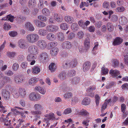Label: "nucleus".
<instances>
[{
	"label": "nucleus",
	"instance_id": "f257e3e1",
	"mask_svg": "<svg viewBox=\"0 0 128 128\" xmlns=\"http://www.w3.org/2000/svg\"><path fill=\"white\" fill-rule=\"evenodd\" d=\"M39 38V36L38 34L32 33L27 35L26 37V40L30 43H34L36 42Z\"/></svg>",
	"mask_w": 128,
	"mask_h": 128
},
{
	"label": "nucleus",
	"instance_id": "f03ea898",
	"mask_svg": "<svg viewBox=\"0 0 128 128\" xmlns=\"http://www.w3.org/2000/svg\"><path fill=\"white\" fill-rule=\"evenodd\" d=\"M41 98L40 95L35 92H32L29 95V99L31 101H36L39 100Z\"/></svg>",
	"mask_w": 128,
	"mask_h": 128
},
{
	"label": "nucleus",
	"instance_id": "7ed1b4c3",
	"mask_svg": "<svg viewBox=\"0 0 128 128\" xmlns=\"http://www.w3.org/2000/svg\"><path fill=\"white\" fill-rule=\"evenodd\" d=\"M28 51L32 54L36 56L38 54L39 50L36 46L32 45L29 47Z\"/></svg>",
	"mask_w": 128,
	"mask_h": 128
},
{
	"label": "nucleus",
	"instance_id": "20e7f679",
	"mask_svg": "<svg viewBox=\"0 0 128 128\" xmlns=\"http://www.w3.org/2000/svg\"><path fill=\"white\" fill-rule=\"evenodd\" d=\"M37 42L36 45L40 49L44 50L47 47V44L45 40H40Z\"/></svg>",
	"mask_w": 128,
	"mask_h": 128
},
{
	"label": "nucleus",
	"instance_id": "39448f33",
	"mask_svg": "<svg viewBox=\"0 0 128 128\" xmlns=\"http://www.w3.org/2000/svg\"><path fill=\"white\" fill-rule=\"evenodd\" d=\"M46 28L48 32H55L58 30V27L56 26L49 25L47 26Z\"/></svg>",
	"mask_w": 128,
	"mask_h": 128
},
{
	"label": "nucleus",
	"instance_id": "423d86ee",
	"mask_svg": "<svg viewBox=\"0 0 128 128\" xmlns=\"http://www.w3.org/2000/svg\"><path fill=\"white\" fill-rule=\"evenodd\" d=\"M38 59L41 62H44L48 60V56L46 52L41 53L39 56Z\"/></svg>",
	"mask_w": 128,
	"mask_h": 128
},
{
	"label": "nucleus",
	"instance_id": "0eeeda50",
	"mask_svg": "<svg viewBox=\"0 0 128 128\" xmlns=\"http://www.w3.org/2000/svg\"><path fill=\"white\" fill-rule=\"evenodd\" d=\"M17 44L18 47L22 50H25L27 48V46L24 39L20 40L18 42Z\"/></svg>",
	"mask_w": 128,
	"mask_h": 128
},
{
	"label": "nucleus",
	"instance_id": "6e6552de",
	"mask_svg": "<svg viewBox=\"0 0 128 128\" xmlns=\"http://www.w3.org/2000/svg\"><path fill=\"white\" fill-rule=\"evenodd\" d=\"M25 79V78L23 75L18 74L14 77V80L16 84H20Z\"/></svg>",
	"mask_w": 128,
	"mask_h": 128
},
{
	"label": "nucleus",
	"instance_id": "1a4fd4ad",
	"mask_svg": "<svg viewBox=\"0 0 128 128\" xmlns=\"http://www.w3.org/2000/svg\"><path fill=\"white\" fill-rule=\"evenodd\" d=\"M46 117H48V119L46 118H44L43 121L44 122L46 123H48L49 122V120H58V118H56L55 116L54 113L52 112H50L48 114H46Z\"/></svg>",
	"mask_w": 128,
	"mask_h": 128
},
{
	"label": "nucleus",
	"instance_id": "9d476101",
	"mask_svg": "<svg viewBox=\"0 0 128 128\" xmlns=\"http://www.w3.org/2000/svg\"><path fill=\"white\" fill-rule=\"evenodd\" d=\"M2 96L6 100H9L10 98V93L6 89H2L1 90Z\"/></svg>",
	"mask_w": 128,
	"mask_h": 128
},
{
	"label": "nucleus",
	"instance_id": "9b49d317",
	"mask_svg": "<svg viewBox=\"0 0 128 128\" xmlns=\"http://www.w3.org/2000/svg\"><path fill=\"white\" fill-rule=\"evenodd\" d=\"M24 27L25 29L30 32H33L35 29L32 24L30 22H27L25 24Z\"/></svg>",
	"mask_w": 128,
	"mask_h": 128
},
{
	"label": "nucleus",
	"instance_id": "f8f14e48",
	"mask_svg": "<svg viewBox=\"0 0 128 128\" xmlns=\"http://www.w3.org/2000/svg\"><path fill=\"white\" fill-rule=\"evenodd\" d=\"M34 23L38 27L43 28L46 26V24L38 20H33Z\"/></svg>",
	"mask_w": 128,
	"mask_h": 128
},
{
	"label": "nucleus",
	"instance_id": "ddd939ff",
	"mask_svg": "<svg viewBox=\"0 0 128 128\" xmlns=\"http://www.w3.org/2000/svg\"><path fill=\"white\" fill-rule=\"evenodd\" d=\"M76 112L75 113L76 115H81L85 116H88L89 115V113L86 110L82 109L80 110H76Z\"/></svg>",
	"mask_w": 128,
	"mask_h": 128
},
{
	"label": "nucleus",
	"instance_id": "4468645a",
	"mask_svg": "<svg viewBox=\"0 0 128 128\" xmlns=\"http://www.w3.org/2000/svg\"><path fill=\"white\" fill-rule=\"evenodd\" d=\"M109 73L113 78L117 77L120 74L118 70H113L112 69L110 70Z\"/></svg>",
	"mask_w": 128,
	"mask_h": 128
},
{
	"label": "nucleus",
	"instance_id": "2eb2a0df",
	"mask_svg": "<svg viewBox=\"0 0 128 128\" xmlns=\"http://www.w3.org/2000/svg\"><path fill=\"white\" fill-rule=\"evenodd\" d=\"M62 46L64 48L69 49L72 48V45L70 42L66 41L62 44Z\"/></svg>",
	"mask_w": 128,
	"mask_h": 128
},
{
	"label": "nucleus",
	"instance_id": "dca6fc26",
	"mask_svg": "<svg viewBox=\"0 0 128 128\" xmlns=\"http://www.w3.org/2000/svg\"><path fill=\"white\" fill-rule=\"evenodd\" d=\"M35 90L38 92L42 94H44L46 92V89L42 87H40L39 86H36L34 88Z\"/></svg>",
	"mask_w": 128,
	"mask_h": 128
},
{
	"label": "nucleus",
	"instance_id": "f3484780",
	"mask_svg": "<svg viewBox=\"0 0 128 128\" xmlns=\"http://www.w3.org/2000/svg\"><path fill=\"white\" fill-rule=\"evenodd\" d=\"M38 81V79L36 77H33L30 78L28 81V84L31 86H34Z\"/></svg>",
	"mask_w": 128,
	"mask_h": 128
},
{
	"label": "nucleus",
	"instance_id": "a211bd4d",
	"mask_svg": "<svg viewBox=\"0 0 128 128\" xmlns=\"http://www.w3.org/2000/svg\"><path fill=\"white\" fill-rule=\"evenodd\" d=\"M48 33L46 29V28L45 29L41 28L39 29L38 32V35L42 36H46Z\"/></svg>",
	"mask_w": 128,
	"mask_h": 128
},
{
	"label": "nucleus",
	"instance_id": "6ab92c4d",
	"mask_svg": "<svg viewBox=\"0 0 128 128\" xmlns=\"http://www.w3.org/2000/svg\"><path fill=\"white\" fill-rule=\"evenodd\" d=\"M46 39L51 41H52L54 40L56 37L54 34L52 33H50L46 35Z\"/></svg>",
	"mask_w": 128,
	"mask_h": 128
},
{
	"label": "nucleus",
	"instance_id": "aec40b11",
	"mask_svg": "<svg viewBox=\"0 0 128 128\" xmlns=\"http://www.w3.org/2000/svg\"><path fill=\"white\" fill-rule=\"evenodd\" d=\"M64 20L67 23L69 24H71L74 21L73 18L70 16H64Z\"/></svg>",
	"mask_w": 128,
	"mask_h": 128
},
{
	"label": "nucleus",
	"instance_id": "412c9836",
	"mask_svg": "<svg viewBox=\"0 0 128 128\" xmlns=\"http://www.w3.org/2000/svg\"><path fill=\"white\" fill-rule=\"evenodd\" d=\"M90 66V64L89 62H86L84 64L83 70L84 72H86L89 69Z\"/></svg>",
	"mask_w": 128,
	"mask_h": 128
},
{
	"label": "nucleus",
	"instance_id": "4be33fe9",
	"mask_svg": "<svg viewBox=\"0 0 128 128\" xmlns=\"http://www.w3.org/2000/svg\"><path fill=\"white\" fill-rule=\"evenodd\" d=\"M8 114V116L6 117V118L4 120V124L5 125L8 126V128H14L10 126V120H8L9 119V114Z\"/></svg>",
	"mask_w": 128,
	"mask_h": 128
},
{
	"label": "nucleus",
	"instance_id": "5701e85b",
	"mask_svg": "<svg viewBox=\"0 0 128 128\" xmlns=\"http://www.w3.org/2000/svg\"><path fill=\"white\" fill-rule=\"evenodd\" d=\"M32 73L34 74H37L40 72V68L38 66H34L32 69Z\"/></svg>",
	"mask_w": 128,
	"mask_h": 128
},
{
	"label": "nucleus",
	"instance_id": "b1692460",
	"mask_svg": "<svg viewBox=\"0 0 128 128\" xmlns=\"http://www.w3.org/2000/svg\"><path fill=\"white\" fill-rule=\"evenodd\" d=\"M90 100L89 98L86 97L84 98L82 100L81 104L83 105L87 106L90 104Z\"/></svg>",
	"mask_w": 128,
	"mask_h": 128
},
{
	"label": "nucleus",
	"instance_id": "393cba45",
	"mask_svg": "<svg viewBox=\"0 0 128 128\" xmlns=\"http://www.w3.org/2000/svg\"><path fill=\"white\" fill-rule=\"evenodd\" d=\"M122 42V40L119 37H117L114 39L113 42L114 46L118 45L121 44Z\"/></svg>",
	"mask_w": 128,
	"mask_h": 128
},
{
	"label": "nucleus",
	"instance_id": "a878e982",
	"mask_svg": "<svg viewBox=\"0 0 128 128\" xmlns=\"http://www.w3.org/2000/svg\"><path fill=\"white\" fill-rule=\"evenodd\" d=\"M19 90L20 96H21L22 98H24L26 94V90L24 88H20L19 89Z\"/></svg>",
	"mask_w": 128,
	"mask_h": 128
},
{
	"label": "nucleus",
	"instance_id": "bb28decb",
	"mask_svg": "<svg viewBox=\"0 0 128 128\" xmlns=\"http://www.w3.org/2000/svg\"><path fill=\"white\" fill-rule=\"evenodd\" d=\"M42 12L43 15L46 16H50V10L46 8L42 9Z\"/></svg>",
	"mask_w": 128,
	"mask_h": 128
},
{
	"label": "nucleus",
	"instance_id": "cd10ccee",
	"mask_svg": "<svg viewBox=\"0 0 128 128\" xmlns=\"http://www.w3.org/2000/svg\"><path fill=\"white\" fill-rule=\"evenodd\" d=\"M119 22L120 24L122 25H124L126 24L127 22V18L124 16L121 17L119 19Z\"/></svg>",
	"mask_w": 128,
	"mask_h": 128
},
{
	"label": "nucleus",
	"instance_id": "c85d7f7f",
	"mask_svg": "<svg viewBox=\"0 0 128 128\" xmlns=\"http://www.w3.org/2000/svg\"><path fill=\"white\" fill-rule=\"evenodd\" d=\"M84 46L86 50L89 48L90 46V40L89 38H86L84 42Z\"/></svg>",
	"mask_w": 128,
	"mask_h": 128
},
{
	"label": "nucleus",
	"instance_id": "c756f323",
	"mask_svg": "<svg viewBox=\"0 0 128 128\" xmlns=\"http://www.w3.org/2000/svg\"><path fill=\"white\" fill-rule=\"evenodd\" d=\"M36 0H29L28 3V6L30 8H34L36 5Z\"/></svg>",
	"mask_w": 128,
	"mask_h": 128
},
{
	"label": "nucleus",
	"instance_id": "7c9ffc66",
	"mask_svg": "<svg viewBox=\"0 0 128 128\" xmlns=\"http://www.w3.org/2000/svg\"><path fill=\"white\" fill-rule=\"evenodd\" d=\"M58 51V49L57 48H53L50 51V53L52 56H55L57 54Z\"/></svg>",
	"mask_w": 128,
	"mask_h": 128
},
{
	"label": "nucleus",
	"instance_id": "2f4dec72",
	"mask_svg": "<svg viewBox=\"0 0 128 128\" xmlns=\"http://www.w3.org/2000/svg\"><path fill=\"white\" fill-rule=\"evenodd\" d=\"M48 68L49 70L51 72H54L57 68L56 64L53 63H52L50 64Z\"/></svg>",
	"mask_w": 128,
	"mask_h": 128
},
{
	"label": "nucleus",
	"instance_id": "473e14b6",
	"mask_svg": "<svg viewBox=\"0 0 128 128\" xmlns=\"http://www.w3.org/2000/svg\"><path fill=\"white\" fill-rule=\"evenodd\" d=\"M66 74L65 72L60 73L58 75V77L61 80H63L66 78Z\"/></svg>",
	"mask_w": 128,
	"mask_h": 128
},
{
	"label": "nucleus",
	"instance_id": "72a5a7b5",
	"mask_svg": "<svg viewBox=\"0 0 128 128\" xmlns=\"http://www.w3.org/2000/svg\"><path fill=\"white\" fill-rule=\"evenodd\" d=\"M72 96V94L70 92H66L64 94L63 98L65 100H68L70 99Z\"/></svg>",
	"mask_w": 128,
	"mask_h": 128
},
{
	"label": "nucleus",
	"instance_id": "f704fd0d",
	"mask_svg": "<svg viewBox=\"0 0 128 128\" xmlns=\"http://www.w3.org/2000/svg\"><path fill=\"white\" fill-rule=\"evenodd\" d=\"M34 108L36 110H42L44 109V108L40 104H36L34 105Z\"/></svg>",
	"mask_w": 128,
	"mask_h": 128
},
{
	"label": "nucleus",
	"instance_id": "c9c22d12",
	"mask_svg": "<svg viewBox=\"0 0 128 128\" xmlns=\"http://www.w3.org/2000/svg\"><path fill=\"white\" fill-rule=\"evenodd\" d=\"M60 28L64 30H66L68 28L69 26L68 24L65 23L61 24L60 26Z\"/></svg>",
	"mask_w": 128,
	"mask_h": 128
},
{
	"label": "nucleus",
	"instance_id": "e433bc0d",
	"mask_svg": "<svg viewBox=\"0 0 128 128\" xmlns=\"http://www.w3.org/2000/svg\"><path fill=\"white\" fill-rule=\"evenodd\" d=\"M54 19L58 22H61L62 21L63 19L61 16H58V14L56 13L55 14L54 16Z\"/></svg>",
	"mask_w": 128,
	"mask_h": 128
},
{
	"label": "nucleus",
	"instance_id": "4c0bfd02",
	"mask_svg": "<svg viewBox=\"0 0 128 128\" xmlns=\"http://www.w3.org/2000/svg\"><path fill=\"white\" fill-rule=\"evenodd\" d=\"M76 74V72L73 70H72L68 71L66 76L68 77H72L74 76Z\"/></svg>",
	"mask_w": 128,
	"mask_h": 128
},
{
	"label": "nucleus",
	"instance_id": "58836bf2",
	"mask_svg": "<svg viewBox=\"0 0 128 128\" xmlns=\"http://www.w3.org/2000/svg\"><path fill=\"white\" fill-rule=\"evenodd\" d=\"M22 109V108L20 107L16 106L12 108L11 109V110L12 112H13L15 114H20V112L17 110V109Z\"/></svg>",
	"mask_w": 128,
	"mask_h": 128
},
{
	"label": "nucleus",
	"instance_id": "ea45409f",
	"mask_svg": "<svg viewBox=\"0 0 128 128\" xmlns=\"http://www.w3.org/2000/svg\"><path fill=\"white\" fill-rule=\"evenodd\" d=\"M58 38L59 40L62 41L64 39V34L62 32H59L58 34Z\"/></svg>",
	"mask_w": 128,
	"mask_h": 128
},
{
	"label": "nucleus",
	"instance_id": "a19ab883",
	"mask_svg": "<svg viewBox=\"0 0 128 128\" xmlns=\"http://www.w3.org/2000/svg\"><path fill=\"white\" fill-rule=\"evenodd\" d=\"M80 81L79 77H75L73 78L72 81V83L73 84H77Z\"/></svg>",
	"mask_w": 128,
	"mask_h": 128
},
{
	"label": "nucleus",
	"instance_id": "79ce46f5",
	"mask_svg": "<svg viewBox=\"0 0 128 128\" xmlns=\"http://www.w3.org/2000/svg\"><path fill=\"white\" fill-rule=\"evenodd\" d=\"M31 54H28L27 57V59L28 61L30 62L32 60L35 59L36 58V57L35 56V55Z\"/></svg>",
	"mask_w": 128,
	"mask_h": 128
},
{
	"label": "nucleus",
	"instance_id": "37998d69",
	"mask_svg": "<svg viewBox=\"0 0 128 128\" xmlns=\"http://www.w3.org/2000/svg\"><path fill=\"white\" fill-rule=\"evenodd\" d=\"M101 71L102 74L106 75L108 73L109 71L108 68L103 67L102 68Z\"/></svg>",
	"mask_w": 128,
	"mask_h": 128
},
{
	"label": "nucleus",
	"instance_id": "c03bdc74",
	"mask_svg": "<svg viewBox=\"0 0 128 128\" xmlns=\"http://www.w3.org/2000/svg\"><path fill=\"white\" fill-rule=\"evenodd\" d=\"M63 66L65 68L70 67V61L66 60V61L63 64Z\"/></svg>",
	"mask_w": 128,
	"mask_h": 128
},
{
	"label": "nucleus",
	"instance_id": "a18cd8bd",
	"mask_svg": "<svg viewBox=\"0 0 128 128\" xmlns=\"http://www.w3.org/2000/svg\"><path fill=\"white\" fill-rule=\"evenodd\" d=\"M106 27L109 31L111 32L113 30V26L110 23H108L107 24Z\"/></svg>",
	"mask_w": 128,
	"mask_h": 128
},
{
	"label": "nucleus",
	"instance_id": "49530a36",
	"mask_svg": "<svg viewBox=\"0 0 128 128\" xmlns=\"http://www.w3.org/2000/svg\"><path fill=\"white\" fill-rule=\"evenodd\" d=\"M71 28L73 31H76L78 29V25L74 23L72 24Z\"/></svg>",
	"mask_w": 128,
	"mask_h": 128
},
{
	"label": "nucleus",
	"instance_id": "de8ad7c7",
	"mask_svg": "<svg viewBox=\"0 0 128 128\" xmlns=\"http://www.w3.org/2000/svg\"><path fill=\"white\" fill-rule=\"evenodd\" d=\"M8 34L10 36L14 37L18 35V33L15 31H11L9 32Z\"/></svg>",
	"mask_w": 128,
	"mask_h": 128
},
{
	"label": "nucleus",
	"instance_id": "09e8293b",
	"mask_svg": "<svg viewBox=\"0 0 128 128\" xmlns=\"http://www.w3.org/2000/svg\"><path fill=\"white\" fill-rule=\"evenodd\" d=\"M95 100L96 105L98 106V105L99 101L100 100V98L98 95L96 94L95 96Z\"/></svg>",
	"mask_w": 128,
	"mask_h": 128
},
{
	"label": "nucleus",
	"instance_id": "8fccbe9b",
	"mask_svg": "<svg viewBox=\"0 0 128 128\" xmlns=\"http://www.w3.org/2000/svg\"><path fill=\"white\" fill-rule=\"evenodd\" d=\"M11 26L7 23H5L4 25V29L7 30H8L11 28Z\"/></svg>",
	"mask_w": 128,
	"mask_h": 128
},
{
	"label": "nucleus",
	"instance_id": "3c124183",
	"mask_svg": "<svg viewBox=\"0 0 128 128\" xmlns=\"http://www.w3.org/2000/svg\"><path fill=\"white\" fill-rule=\"evenodd\" d=\"M38 19L43 22H46L47 20L46 17L43 15L39 16H38Z\"/></svg>",
	"mask_w": 128,
	"mask_h": 128
},
{
	"label": "nucleus",
	"instance_id": "603ef678",
	"mask_svg": "<svg viewBox=\"0 0 128 128\" xmlns=\"http://www.w3.org/2000/svg\"><path fill=\"white\" fill-rule=\"evenodd\" d=\"M84 35L83 32L81 31H80L78 32L77 35V37L79 38L80 39L83 38Z\"/></svg>",
	"mask_w": 128,
	"mask_h": 128
},
{
	"label": "nucleus",
	"instance_id": "864d4df0",
	"mask_svg": "<svg viewBox=\"0 0 128 128\" xmlns=\"http://www.w3.org/2000/svg\"><path fill=\"white\" fill-rule=\"evenodd\" d=\"M111 62L114 66L116 67L118 66L119 62L116 59H113Z\"/></svg>",
	"mask_w": 128,
	"mask_h": 128
},
{
	"label": "nucleus",
	"instance_id": "5fc2aeb1",
	"mask_svg": "<svg viewBox=\"0 0 128 128\" xmlns=\"http://www.w3.org/2000/svg\"><path fill=\"white\" fill-rule=\"evenodd\" d=\"M31 114H36L38 115H39L38 116V117L39 118L40 117V115H41L42 114V112L40 110H37L36 111H32L31 112Z\"/></svg>",
	"mask_w": 128,
	"mask_h": 128
},
{
	"label": "nucleus",
	"instance_id": "6e6d98bb",
	"mask_svg": "<svg viewBox=\"0 0 128 128\" xmlns=\"http://www.w3.org/2000/svg\"><path fill=\"white\" fill-rule=\"evenodd\" d=\"M72 111V110L71 108H68L64 110V113L65 114H67L71 113Z\"/></svg>",
	"mask_w": 128,
	"mask_h": 128
},
{
	"label": "nucleus",
	"instance_id": "4d7b16f0",
	"mask_svg": "<svg viewBox=\"0 0 128 128\" xmlns=\"http://www.w3.org/2000/svg\"><path fill=\"white\" fill-rule=\"evenodd\" d=\"M96 88L95 86H90L87 89L86 91L87 92H90L93 91Z\"/></svg>",
	"mask_w": 128,
	"mask_h": 128
},
{
	"label": "nucleus",
	"instance_id": "13d9d810",
	"mask_svg": "<svg viewBox=\"0 0 128 128\" xmlns=\"http://www.w3.org/2000/svg\"><path fill=\"white\" fill-rule=\"evenodd\" d=\"M77 64V62L76 60H74L70 61V67L72 68L75 67Z\"/></svg>",
	"mask_w": 128,
	"mask_h": 128
},
{
	"label": "nucleus",
	"instance_id": "bf43d9fd",
	"mask_svg": "<svg viewBox=\"0 0 128 128\" xmlns=\"http://www.w3.org/2000/svg\"><path fill=\"white\" fill-rule=\"evenodd\" d=\"M4 73L6 75L9 76H12L14 74V72L10 70L6 71Z\"/></svg>",
	"mask_w": 128,
	"mask_h": 128
},
{
	"label": "nucleus",
	"instance_id": "052dcab7",
	"mask_svg": "<svg viewBox=\"0 0 128 128\" xmlns=\"http://www.w3.org/2000/svg\"><path fill=\"white\" fill-rule=\"evenodd\" d=\"M78 49L79 52L81 53L86 52L87 50L85 48L84 49V47L82 46H80Z\"/></svg>",
	"mask_w": 128,
	"mask_h": 128
},
{
	"label": "nucleus",
	"instance_id": "680f3d73",
	"mask_svg": "<svg viewBox=\"0 0 128 128\" xmlns=\"http://www.w3.org/2000/svg\"><path fill=\"white\" fill-rule=\"evenodd\" d=\"M19 68V65L17 63H14L12 66V68L14 71H16Z\"/></svg>",
	"mask_w": 128,
	"mask_h": 128
},
{
	"label": "nucleus",
	"instance_id": "e2e57ef3",
	"mask_svg": "<svg viewBox=\"0 0 128 128\" xmlns=\"http://www.w3.org/2000/svg\"><path fill=\"white\" fill-rule=\"evenodd\" d=\"M79 25L81 27L83 28H85V25L84 23V21L82 20H80L78 22Z\"/></svg>",
	"mask_w": 128,
	"mask_h": 128
},
{
	"label": "nucleus",
	"instance_id": "0e129e2a",
	"mask_svg": "<svg viewBox=\"0 0 128 128\" xmlns=\"http://www.w3.org/2000/svg\"><path fill=\"white\" fill-rule=\"evenodd\" d=\"M12 94L14 97L16 98H18L20 96L19 92L18 93L16 90L12 92Z\"/></svg>",
	"mask_w": 128,
	"mask_h": 128
},
{
	"label": "nucleus",
	"instance_id": "69168bd1",
	"mask_svg": "<svg viewBox=\"0 0 128 128\" xmlns=\"http://www.w3.org/2000/svg\"><path fill=\"white\" fill-rule=\"evenodd\" d=\"M16 54V53L14 52H8L7 53V55L10 58L14 57Z\"/></svg>",
	"mask_w": 128,
	"mask_h": 128
},
{
	"label": "nucleus",
	"instance_id": "338daca9",
	"mask_svg": "<svg viewBox=\"0 0 128 128\" xmlns=\"http://www.w3.org/2000/svg\"><path fill=\"white\" fill-rule=\"evenodd\" d=\"M88 6V3L85 2H82L80 5V8H82L84 6Z\"/></svg>",
	"mask_w": 128,
	"mask_h": 128
},
{
	"label": "nucleus",
	"instance_id": "774afa93",
	"mask_svg": "<svg viewBox=\"0 0 128 128\" xmlns=\"http://www.w3.org/2000/svg\"><path fill=\"white\" fill-rule=\"evenodd\" d=\"M43 2L44 0H39L38 6L40 9H41L43 7Z\"/></svg>",
	"mask_w": 128,
	"mask_h": 128
}]
</instances>
